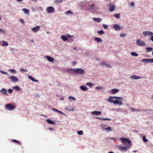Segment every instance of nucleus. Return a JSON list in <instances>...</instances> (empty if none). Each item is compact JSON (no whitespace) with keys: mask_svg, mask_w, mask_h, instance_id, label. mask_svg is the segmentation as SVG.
I'll list each match as a JSON object with an SVG mask.
<instances>
[{"mask_svg":"<svg viewBox=\"0 0 153 153\" xmlns=\"http://www.w3.org/2000/svg\"><path fill=\"white\" fill-rule=\"evenodd\" d=\"M118 89L116 88H114L111 90V92L112 94H114L117 93L118 91Z\"/></svg>","mask_w":153,"mask_h":153,"instance_id":"nucleus-18","label":"nucleus"},{"mask_svg":"<svg viewBox=\"0 0 153 153\" xmlns=\"http://www.w3.org/2000/svg\"><path fill=\"white\" fill-rule=\"evenodd\" d=\"M102 88V86H97L96 87V89L97 90H100Z\"/></svg>","mask_w":153,"mask_h":153,"instance_id":"nucleus-47","label":"nucleus"},{"mask_svg":"<svg viewBox=\"0 0 153 153\" xmlns=\"http://www.w3.org/2000/svg\"><path fill=\"white\" fill-rule=\"evenodd\" d=\"M130 5L132 7H134V4L133 2H132L130 4Z\"/></svg>","mask_w":153,"mask_h":153,"instance_id":"nucleus-51","label":"nucleus"},{"mask_svg":"<svg viewBox=\"0 0 153 153\" xmlns=\"http://www.w3.org/2000/svg\"><path fill=\"white\" fill-rule=\"evenodd\" d=\"M77 134L79 135H82L83 134V131H79L77 132Z\"/></svg>","mask_w":153,"mask_h":153,"instance_id":"nucleus-41","label":"nucleus"},{"mask_svg":"<svg viewBox=\"0 0 153 153\" xmlns=\"http://www.w3.org/2000/svg\"><path fill=\"white\" fill-rule=\"evenodd\" d=\"M49 129L50 130H53V129L52 128H49Z\"/></svg>","mask_w":153,"mask_h":153,"instance_id":"nucleus-59","label":"nucleus"},{"mask_svg":"<svg viewBox=\"0 0 153 153\" xmlns=\"http://www.w3.org/2000/svg\"><path fill=\"white\" fill-rule=\"evenodd\" d=\"M40 27L37 26L36 27L33 28L31 29V30L32 32H36L40 30Z\"/></svg>","mask_w":153,"mask_h":153,"instance_id":"nucleus-8","label":"nucleus"},{"mask_svg":"<svg viewBox=\"0 0 153 153\" xmlns=\"http://www.w3.org/2000/svg\"><path fill=\"white\" fill-rule=\"evenodd\" d=\"M65 108L66 110L69 111H73L74 109L73 106H71L70 105L66 106Z\"/></svg>","mask_w":153,"mask_h":153,"instance_id":"nucleus-10","label":"nucleus"},{"mask_svg":"<svg viewBox=\"0 0 153 153\" xmlns=\"http://www.w3.org/2000/svg\"><path fill=\"white\" fill-rule=\"evenodd\" d=\"M80 88L83 91H85L87 89V87L85 86L84 85H82L80 87Z\"/></svg>","mask_w":153,"mask_h":153,"instance_id":"nucleus-26","label":"nucleus"},{"mask_svg":"<svg viewBox=\"0 0 153 153\" xmlns=\"http://www.w3.org/2000/svg\"><path fill=\"white\" fill-rule=\"evenodd\" d=\"M8 45V44L7 42H5L4 41H3V44L2 45L3 46H7Z\"/></svg>","mask_w":153,"mask_h":153,"instance_id":"nucleus-33","label":"nucleus"},{"mask_svg":"<svg viewBox=\"0 0 153 153\" xmlns=\"http://www.w3.org/2000/svg\"><path fill=\"white\" fill-rule=\"evenodd\" d=\"M58 112L60 114H64V113L62 112L61 111H59V110L58 111Z\"/></svg>","mask_w":153,"mask_h":153,"instance_id":"nucleus-52","label":"nucleus"},{"mask_svg":"<svg viewBox=\"0 0 153 153\" xmlns=\"http://www.w3.org/2000/svg\"><path fill=\"white\" fill-rule=\"evenodd\" d=\"M95 40L98 42H102V40H101V39L100 38H96Z\"/></svg>","mask_w":153,"mask_h":153,"instance_id":"nucleus-31","label":"nucleus"},{"mask_svg":"<svg viewBox=\"0 0 153 153\" xmlns=\"http://www.w3.org/2000/svg\"><path fill=\"white\" fill-rule=\"evenodd\" d=\"M65 14H67V15H68L70 14H72L73 13H72V12L71 11L68 10L65 12Z\"/></svg>","mask_w":153,"mask_h":153,"instance_id":"nucleus-34","label":"nucleus"},{"mask_svg":"<svg viewBox=\"0 0 153 153\" xmlns=\"http://www.w3.org/2000/svg\"><path fill=\"white\" fill-rule=\"evenodd\" d=\"M52 110L53 111H55V112H58V111L59 110H58L56 108H52Z\"/></svg>","mask_w":153,"mask_h":153,"instance_id":"nucleus-49","label":"nucleus"},{"mask_svg":"<svg viewBox=\"0 0 153 153\" xmlns=\"http://www.w3.org/2000/svg\"><path fill=\"white\" fill-rule=\"evenodd\" d=\"M113 103L115 104H118L119 105H122V102L121 101L117 100H114L113 101Z\"/></svg>","mask_w":153,"mask_h":153,"instance_id":"nucleus-12","label":"nucleus"},{"mask_svg":"<svg viewBox=\"0 0 153 153\" xmlns=\"http://www.w3.org/2000/svg\"><path fill=\"white\" fill-rule=\"evenodd\" d=\"M91 113L92 114L97 115H100L102 113L100 111H94L92 112Z\"/></svg>","mask_w":153,"mask_h":153,"instance_id":"nucleus-14","label":"nucleus"},{"mask_svg":"<svg viewBox=\"0 0 153 153\" xmlns=\"http://www.w3.org/2000/svg\"><path fill=\"white\" fill-rule=\"evenodd\" d=\"M54 8L52 7H49L47 8V10L48 12L51 13L54 10Z\"/></svg>","mask_w":153,"mask_h":153,"instance_id":"nucleus-11","label":"nucleus"},{"mask_svg":"<svg viewBox=\"0 0 153 153\" xmlns=\"http://www.w3.org/2000/svg\"><path fill=\"white\" fill-rule=\"evenodd\" d=\"M131 78L133 79H140L141 77L140 76H137L136 75H134L131 76Z\"/></svg>","mask_w":153,"mask_h":153,"instance_id":"nucleus-17","label":"nucleus"},{"mask_svg":"<svg viewBox=\"0 0 153 153\" xmlns=\"http://www.w3.org/2000/svg\"><path fill=\"white\" fill-rule=\"evenodd\" d=\"M111 139H113V140H115V139L114 138H111Z\"/></svg>","mask_w":153,"mask_h":153,"instance_id":"nucleus-63","label":"nucleus"},{"mask_svg":"<svg viewBox=\"0 0 153 153\" xmlns=\"http://www.w3.org/2000/svg\"><path fill=\"white\" fill-rule=\"evenodd\" d=\"M143 141L144 142H147V141L148 140V139H146V138L145 137V136H143Z\"/></svg>","mask_w":153,"mask_h":153,"instance_id":"nucleus-37","label":"nucleus"},{"mask_svg":"<svg viewBox=\"0 0 153 153\" xmlns=\"http://www.w3.org/2000/svg\"><path fill=\"white\" fill-rule=\"evenodd\" d=\"M0 32H2V33H5V31L4 30H2L1 29H0Z\"/></svg>","mask_w":153,"mask_h":153,"instance_id":"nucleus-54","label":"nucleus"},{"mask_svg":"<svg viewBox=\"0 0 153 153\" xmlns=\"http://www.w3.org/2000/svg\"><path fill=\"white\" fill-rule=\"evenodd\" d=\"M130 110L131 111H140V110H138L137 109H135L134 108H130Z\"/></svg>","mask_w":153,"mask_h":153,"instance_id":"nucleus-30","label":"nucleus"},{"mask_svg":"<svg viewBox=\"0 0 153 153\" xmlns=\"http://www.w3.org/2000/svg\"><path fill=\"white\" fill-rule=\"evenodd\" d=\"M94 6V4H91V7H90L89 6V9H95V8L93 7Z\"/></svg>","mask_w":153,"mask_h":153,"instance_id":"nucleus-42","label":"nucleus"},{"mask_svg":"<svg viewBox=\"0 0 153 153\" xmlns=\"http://www.w3.org/2000/svg\"><path fill=\"white\" fill-rule=\"evenodd\" d=\"M120 140L122 141L123 143L125 145L126 147H119V149L121 151H126L131 146V141L128 138H120Z\"/></svg>","mask_w":153,"mask_h":153,"instance_id":"nucleus-1","label":"nucleus"},{"mask_svg":"<svg viewBox=\"0 0 153 153\" xmlns=\"http://www.w3.org/2000/svg\"><path fill=\"white\" fill-rule=\"evenodd\" d=\"M13 90L11 89H9L8 90V92L9 93H11L13 92Z\"/></svg>","mask_w":153,"mask_h":153,"instance_id":"nucleus-48","label":"nucleus"},{"mask_svg":"<svg viewBox=\"0 0 153 153\" xmlns=\"http://www.w3.org/2000/svg\"><path fill=\"white\" fill-rule=\"evenodd\" d=\"M141 62L146 63L148 62H153V59H144L141 60Z\"/></svg>","mask_w":153,"mask_h":153,"instance_id":"nucleus-5","label":"nucleus"},{"mask_svg":"<svg viewBox=\"0 0 153 153\" xmlns=\"http://www.w3.org/2000/svg\"><path fill=\"white\" fill-rule=\"evenodd\" d=\"M96 118L99 119H101L103 120H111V119H108V118H100L98 117H97Z\"/></svg>","mask_w":153,"mask_h":153,"instance_id":"nucleus-25","label":"nucleus"},{"mask_svg":"<svg viewBox=\"0 0 153 153\" xmlns=\"http://www.w3.org/2000/svg\"><path fill=\"white\" fill-rule=\"evenodd\" d=\"M16 108L15 105H13L10 104H7L6 106V108L7 110L11 111Z\"/></svg>","mask_w":153,"mask_h":153,"instance_id":"nucleus-3","label":"nucleus"},{"mask_svg":"<svg viewBox=\"0 0 153 153\" xmlns=\"http://www.w3.org/2000/svg\"><path fill=\"white\" fill-rule=\"evenodd\" d=\"M115 6L114 5H110L109 7V10L110 11H112L115 9Z\"/></svg>","mask_w":153,"mask_h":153,"instance_id":"nucleus-23","label":"nucleus"},{"mask_svg":"<svg viewBox=\"0 0 153 153\" xmlns=\"http://www.w3.org/2000/svg\"><path fill=\"white\" fill-rule=\"evenodd\" d=\"M67 36L69 38H71L73 37V36H70L68 34L67 35Z\"/></svg>","mask_w":153,"mask_h":153,"instance_id":"nucleus-56","label":"nucleus"},{"mask_svg":"<svg viewBox=\"0 0 153 153\" xmlns=\"http://www.w3.org/2000/svg\"><path fill=\"white\" fill-rule=\"evenodd\" d=\"M11 71L13 72V73H16V71H15V70H14V69H12L11 70Z\"/></svg>","mask_w":153,"mask_h":153,"instance_id":"nucleus-55","label":"nucleus"},{"mask_svg":"<svg viewBox=\"0 0 153 153\" xmlns=\"http://www.w3.org/2000/svg\"><path fill=\"white\" fill-rule=\"evenodd\" d=\"M143 35L145 36H152L153 35V33L149 31H145L143 32Z\"/></svg>","mask_w":153,"mask_h":153,"instance_id":"nucleus-7","label":"nucleus"},{"mask_svg":"<svg viewBox=\"0 0 153 153\" xmlns=\"http://www.w3.org/2000/svg\"><path fill=\"white\" fill-rule=\"evenodd\" d=\"M20 21L21 22L22 24H24L25 22L22 19H20Z\"/></svg>","mask_w":153,"mask_h":153,"instance_id":"nucleus-53","label":"nucleus"},{"mask_svg":"<svg viewBox=\"0 0 153 153\" xmlns=\"http://www.w3.org/2000/svg\"><path fill=\"white\" fill-rule=\"evenodd\" d=\"M146 51L147 52L152 51L153 50V48L152 47H148L146 48Z\"/></svg>","mask_w":153,"mask_h":153,"instance_id":"nucleus-22","label":"nucleus"},{"mask_svg":"<svg viewBox=\"0 0 153 153\" xmlns=\"http://www.w3.org/2000/svg\"><path fill=\"white\" fill-rule=\"evenodd\" d=\"M113 28L116 30H119L121 28L120 26L117 24L114 25Z\"/></svg>","mask_w":153,"mask_h":153,"instance_id":"nucleus-13","label":"nucleus"},{"mask_svg":"<svg viewBox=\"0 0 153 153\" xmlns=\"http://www.w3.org/2000/svg\"><path fill=\"white\" fill-rule=\"evenodd\" d=\"M72 63L73 65H75L76 64V62H73Z\"/></svg>","mask_w":153,"mask_h":153,"instance_id":"nucleus-57","label":"nucleus"},{"mask_svg":"<svg viewBox=\"0 0 153 153\" xmlns=\"http://www.w3.org/2000/svg\"><path fill=\"white\" fill-rule=\"evenodd\" d=\"M108 27V26L107 25L104 24H103V27L105 29H107Z\"/></svg>","mask_w":153,"mask_h":153,"instance_id":"nucleus-46","label":"nucleus"},{"mask_svg":"<svg viewBox=\"0 0 153 153\" xmlns=\"http://www.w3.org/2000/svg\"><path fill=\"white\" fill-rule=\"evenodd\" d=\"M62 39L64 41H66L68 39V38L64 35H63L61 36Z\"/></svg>","mask_w":153,"mask_h":153,"instance_id":"nucleus-27","label":"nucleus"},{"mask_svg":"<svg viewBox=\"0 0 153 153\" xmlns=\"http://www.w3.org/2000/svg\"><path fill=\"white\" fill-rule=\"evenodd\" d=\"M98 33L99 34L101 35L103 34L104 33V32L103 30H101L98 31Z\"/></svg>","mask_w":153,"mask_h":153,"instance_id":"nucleus-38","label":"nucleus"},{"mask_svg":"<svg viewBox=\"0 0 153 153\" xmlns=\"http://www.w3.org/2000/svg\"><path fill=\"white\" fill-rule=\"evenodd\" d=\"M1 92L2 93L4 94L7 95L8 94H7V90L6 89L3 88L1 90Z\"/></svg>","mask_w":153,"mask_h":153,"instance_id":"nucleus-15","label":"nucleus"},{"mask_svg":"<svg viewBox=\"0 0 153 153\" xmlns=\"http://www.w3.org/2000/svg\"><path fill=\"white\" fill-rule=\"evenodd\" d=\"M113 98L115 99H118L120 100H122V98L121 97H110L107 100L109 102H112L113 103V101H114L113 100Z\"/></svg>","mask_w":153,"mask_h":153,"instance_id":"nucleus-4","label":"nucleus"},{"mask_svg":"<svg viewBox=\"0 0 153 153\" xmlns=\"http://www.w3.org/2000/svg\"><path fill=\"white\" fill-rule=\"evenodd\" d=\"M21 71V72H26L27 71V70L26 69H24L21 68L20 69Z\"/></svg>","mask_w":153,"mask_h":153,"instance_id":"nucleus-43","label":"nucleus"},{"mask_svg":"<svg viewBox=\"0 0 153 153\" xmlns=\"http://www.w3.org/2000/svg\"><path fill=\"white\" fill-rule=\"evenodd\" d=\"M73 48L74 49V50H77V48L76 47H73Z\"/></svg>","mask_w":153,"mask_h":153,"instance_id":"nucleus-60","label":"nucleus"},{"mask_svg":"<svg viewBox=\"0 0 153 153\" xmlns=\"http://www.w3.org/2000/svg\"><path fill=\"white\" fill-rule=\"evenodd\" d=\"M22 10L24 11L25 13L27 14H29V10L26 8H24L22 9Z\"/></svg>","mask_w":153,"mask_h":153,"instance_id":"nucleus-28","label":"nucleus"},{"mask_svg":"<svg viewBox=\"0 0 153 153\" xmlns=\"http://www.w3.org/2000/svg\"><path fill=\"white\" fill-rule=\"evenodd\" d=\"M126 35L124 33H121L120 35V36L121 37H124Z\"/></svg>","mask_w":153,"mask_h":153,"instance_id":"nucleus-50","label":"nucleus"},{"mask_svg":"<svg viewBox=\"0 0 153 153\" xmlns=\"http://www.w3.org/2000/svg\"><path fill=\"white\" fill-rule=\"evenodd\" d=\"M114 16L116 18H119L120 17V14L119 13H116L114 14Z\"/></svg>","mask_w":153,"mask_h":153,"instance_id":"nucleus-35","label":"nucleus"},{"mask_svg":"<svg viewBox=\"0 0 153 153\" xmlns=\"http://www.w3.org/2000/svg\"><path fill=\"white\" fill-rule=\"evenodd\" d=\"M9 78L11 79L13 82H16L18 81V79L17 77L14 76H10Z\"/></svg>","mask_w":153,"mask_h":153,"instance_id":"nucleus-9","label":"nucleus"},{"mask_svg":"<svg viewBox=\"0 0 153 153\" xmlns=\"http://www.w3.org/2000/svg\"><path fill=\"white\" fill-rule=\"evenodd\" d=\"M137 152V150L133 151V152Z\"/></svg>","mask_w":153,"mask_h":153,"instance_id":"nucleus-62","label":"nucleus"},{"mask_svg":"<svg viewBox=\"0 0 153 153\" xmlns=\"http://www.w3.org/2000/svg\"><path fill=\"white\" fill-rule=\"evenodd\" d=\"M86 85L88 86H89L91 87L92 86L91 83L90 82H88L86 84Z\"/></svg>","mask_w":153,"mask_h":153,"instance_id":"nucleus-44","label":"nucleus"},{"mask_svg":"<svg viewBox=\"0 0 153 153\" xmlns=\"http://www.w3.org/2000/svg\"><path fill=\"white\" fill-rule=\"evenodd\" d=\"M106 130L107 131H110L111 130V128L110 127H108L106 128Z\"/></svg>","mask_w":153,"mask_h":153,"instance_id":"nucleus-45","label":"nucleus"},{"mask_svg":"<svg viewBox=\"0 0 153 153\" xmlns=\"http://www.w3.org/2000/svg\"><path fill=\"white\" fill-rule=\"evenodd\" d=\"M152 55L153 56V52H152Z\"/></svg>","mask_w":153,"mask_h":153,"instance_id":"nucleus-64","label":"nucleus"},{"mask_svg":"<svg viewBox=\"0 0 153 153\" xmlns=\"http://www.w3.org/2000/svg\"><path fill=\"white\" fill-rule=\"evenodd\" d=\"M28 78L29 79H31V80H32L33 82H37V81H36L35 79L33 78L31 76L29 75L28 76Z\"/></svg>","mask_w":153,"mask_h":153,"instance_id":"nucleus-24","label":"nucleus"},{"mask_svg":"<svg viewBox=\"0 0 153 153\" xmlns=\"http://www.w3.org/2000/svg\"><path fill=\"white\" fill-rule=\"evenodd\" d=\"M23 0H17V1H20V2H21Z\"/></svg>","mask_w":153,"mask_h":153,"instance_id":"nucleus-61","label":"nucleus"},{"mask_svg":"<svg viewBox=\"0 0 153 153\" xmlns=\"http://www.w3.org/2000/svg\"><path fill=\"white\" fill-rule=\"evenodd\" d=\"M93 20L97 22H99L101 21L102 20L101 19H100L99 18H93Z\"/></svg>","mask_w":153,"mask_h":153,"instance_id":"nucleus-19","label":"nucleus"},{"mask_svg":"<svg viewBox=\"0 0 153 153\" xmlns=\"http://www.w3.org/2000/svg\"><path fill=\"white\" fill-rule=\"evenodd\" d=\"M63 1V0H55V2L56 3H62Z\"/></svg>","mask_w":153,"mask_h":153,"instance_id":"nucleus-39","label":"nucleus"},{"mask_svg":"<svg viewBox=\"0 0 153 153\" xmlns=\"http://www.w3.org/2000/svg\"><path fill=\"white\" fill-rule=\"evenodd\" d=\"M68 99L70 100L71 101L75 100V99L74 97L71 96H70L69 97Z\"/></svg>","mask_w":153,"mask_h":153,"instance_id":"nucleus-36","label":"nucleus"},{"mask_svg":"<svg viewBox=\"0 0 153 153\" xmlns=\"http://www.w3.org/2000/svg\"><path fill=\"white\" fill-rule=\"evenodd\" d=\"M46 57L49 61L51 62H53L54 59L52 57H51L49 56H47Z\"/></svg>","mask_w":153,"mask_h":153,"instance_id":"nucleus-16","label":"nucleus"},{"mask_svg":"<svg viewBox=\"0 0 153 153\" xmlns=\"http://www.w3.org/2000/svg\"><path fill=\"white\" fill-rule=\"evenodd\" d=\"M46 121H47V122L50 124H55V123L54 122H53L49 119H47Z\"/></svg>","mask_w":153,"mask_h":153,"instance_id":"nucleus-20","label":"nucleus"},{"mask_svg":"<svg viewBox=\"0 0 153 153\" xmlns=\"http://www.w3.org/2000/svg\"><path fill=\"white\" fill-rule=\"evenodd\" d=\"M13 88L15 90H16L17 91H18L19 90V87L17 86L13 87Z\"/></svg>","mask_w":153,"mask_h":153,"instance_id":"nucleus-32","label":"nucleus"},{"mask_svg":"<svg viewBox=\"0 0 153 153\" xmlns=\"http://www.w3.org/2000/svg\"><path fill=\"white\" fill-rule=\"evenodd\" d=\"M12 141L15 143H16L19 145H20V143L18 140H12Z\"/></svg>","mask_w":153,"mask_h":153,"instance_id":"nucleus-40","label":"nucleus"},{"mask_svg":"<svg viewBox=\"0 0 153 153\" xmlns=\"http://www.w3.org/2000/svg\"><path fill=\"white\" fill-rule=\"evenodd\" d=\"M73 71L75 73L79 74H85L84 70L82 68H76L73 69L71 70Z\"/></svg>","mask_w":153,"mask_h":153,"instance_id":"nucleus-2","label":"nucleus"},{"mask_svg":"<svg viewBox=\"0 0 153 153\" xmlns=\"http://www.w3.org/2000/svg\"><path fill=\"white\" fill-rule=\"evenodd\" d=\"M101 64L103 66H105L111 68V67L108 64L105 63V62H102L101 63Z\"/></svg>","mask_w":153,"mask_h":153,"instance_id":"nucleus-21","label":"nucleus"},{"mask_svg":"<svg viewBox=\"0 0 153 153\" xmlns=\"http://www.w3.org/2000/svg\"><path fill=\"white\" fill-rule=\"evenodd\" d=\"M131 54L134 56H138V54L135 52H132L131 53Z\"/></svg>","mask_w":153,"mask_h":153,"instance_id":"nucleus-29","label":"nucleus"},{"mask_svg":"<svg viewBox=\"0 0 153 153\" xmlns=\"http://www.w3.org/2000/svg\"><path fill=\"white\" fill-rule=\"evenodd\" d=\"M151 40L153 41V36H152L151 38Z\"/></svg>","mask_w":153,"mask_h":153,"instance_id":"nucleus-58","label":"nucleus"},{"mask_svg":"<svg viewBox=\"0 0 153 153\" xmlns=\"http://www.w3.org/2000/svg\"><path fill=\"white\" fill-rule=\"evenodd\" d=\"M137 44L139 46H144L145 45V42L141 40L137 39Z\"/></svg>","mask_w":153,"mask_h":153,"instance_id":"nucleus-6","label":"nucleus"}]
</instances>
